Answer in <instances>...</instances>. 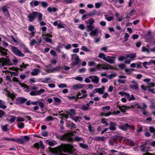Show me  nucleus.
<instances>
[{"label":"nucleus","mask_w":155,"mask_h":155,"mask_svg":"<svg viewBox=\"0 0 155 155\" xmlns=\"http://www.w3.org/2000/svg\"><path fill=\"white\" fill-rule=\"evenodd\" d=\"M87 32L91 31L89 34L91 37H94L97 35L98 33V30L97 28L94 29V27L92 25H87L86 26Z\"/></svg>","instance_id":"nucleus-1"},{"label":"nucleus","mask_w":155,"mask_h":155,"mask_svg":"<svg viewBox=\"0 0 155 155\" xmlns=\"http://www.w3.org/2000/svg\"><path fill=\"white\" fill-rule=\"evenodd\" d=\"M11 64L8 56H6L5 58L3 57L0 58V68H2L5 66L11 65Z\"/></svg>","instance_id":"nucleus-2"},{"label":"nucleus","mask_w":155,"mask_h":155,"mask_svg":"<svg viewBox=\"0 0 155 155\" xmlns=\"http://www.w3.org/2000/svg\"><path fill=\"white\" fill-rule=\"evenodd\" d=\"M120 138L118 136H115L113 137L110 138L109 140V144L111 146H114L116 144L118 143L121 141Z\"/></svg>","instance_id":"nucleus-3"},{"label":"nucleus","mask_w":155,"mask_h":155,"mask_svg":"<svg viewBox=\"0 0 155 155\" xmlns=\"http://www.w3.org/2000/svg\"><path fill=\"white\" fill-rule=\"evenodd\" d=\"M119 128L121 130L126 131L127 129L134 130V126L130 125L127 123H123L119 127Z\"/></svg>","instance_id":"nucleus-4"},{"label":"nucleus","mask_w":155,"mask_h":155,"mask_svg":"<svg viewBox=\"0 0 155 155\" xmlns=\"http://www.w3.org/2000/svg\"><path fill=\"white\" fill-rule=\"evenodd\" d=\"M54 136L56 138L59 140H66L70 141L71 140L70 136L68 134H65L62 136H60L57 134H54Z\"/></svg>","instance_id":"nucleus-5"},{"label":"nucleus","mask_w":155,"mask_h":155,"mask_svg":"<svg viewBox=\"0 0 155 155\" xmlns=\"http://www.w3.org/2000/svg\"><path fill=\"white\" fill-rule=\"evenodd\" d=\"M8 7H7V5L3 6L2 8V13L4 15L6 18L9 19L11 18L10 17V14L8 11Z\"/></svg>","instance_id":"nucleus-6"},{"label":"nucleus","mask_w":155,"mask_h":155,"mask_svg":"<svg viewBox=\"0 0 155 155\" xmlns=\"http://www.w3.org/2000/svg\"><path fill=\"white\" fill-rule=\"evenodd\" d=\"M12 52L16 55L20 57L24 56L25 54L16 47L12 46Z\"/></svg>","instance_id":"nucleus-7"},{"label":"nucleus","mask_w":155,"mask_h":155,"mask_svg":"<svg viewBox=\"0 0 155 155\" xmlns=\"http://www.w3.org/2000/svg\"><path fill=\"white\" fill-rule=\"evenodd\" d=\"M71 60L73 61L74 60V61L72 62V64L73 66L77 65L80 62V59L78 55L76 54H74L71 55Z\"/></svg>","instance_id":"nucleus-8"},{"label":"nucleus","mask_w":155,"mask_h":155,"mask_svg":"<svg viewBox=\"0 0 155 155\" xmlns=\"http://www.w3.org/2000/svg\"><path fill=\"white\" fill-rule=\"evenodd\" d=\"M63 148L64 152L68 153H70V151L72 150L73 149V146L70 144H65L64 145Z\"/></svg>","instance_id":"nucleus-9"},{"label":"nucleus","mask_w":155,"mask_h":155,"mask_svg":"<svg viewBox=\"0 0 155 155\" xmlns=\"http://www.w3.org/2000/svg\"><path fill=\"white\" fill-rule=\"evenodd\" d=\"M38 15V13L36 12H33L32 13L29 14L28 16L29 20L30 21H32Z\"/></svg>","instance_id":"nucleus-10"},{"label":"nucleus","mask_w":155,"mask_h":155,"mask_svg":"<svg viewBox=\"0 0 155 155\" xmlns=\"http://www.w3.org/2000/svg\"><path fill=\"white\" fill-rule=\"evenodd\" d=\"M45 90L41 89L38 91H31L30 94L31 96L38 95L45 92Z\"/></svg>","instance_id":"nucleus-11"},{"label":"nucleus","mask_w":155,"mask_h":155,"mask_svg":"<svg viewBox=\"0 0 155 155\" xmlns=\"http://www.w3.org/2000/svg\"><path fill=\"white\" fill-rule=\"evenodd\" d=\"M89 78L91 79V81L96 84L98 83L99 81V78L96 76L91 75L89 76Z\"/></svg>","instance_id":"nucleus-12"},{"label":"nucleus","mask_w":155,"mask_h":155,"mask_svg":"<svg viewBox=\"0 0 155 155\" xmlns=\"http://www.w3.org/2000/svg\"><path fill=\"white\" fill-rule=\"evenodd\" d=\"M116 123V122H113L111 121L109 124V128L111 131H114L116 129V127L117 126Z\"/></svg>","instance_id":"nucleus-13"},{"label":"nucleus","mask_w":155,"mask_h":155,"mask_svg":"<svg viewBox=\"0 0 155 155\" xmlns=\"http://www.w3.org/2000/svg\"><path fill=\"white\" fill-rule=\"evenodd\" d=\"M114 58H115L114 57L107 56L104 61L110 64H113L114 62Z\"/></svg>","instance_id":"nucleus-14"},{"label":"nucleus","mask_w":155,"mask_h":155,"mask_svg":"<svg viewBox=\"0 0 155 155\" xmlns=\"http://www.w3.org/2000/svg\"><path fill=\"white\" fill-rule=\"evenodd\" d=\"M100 14V11H97L96 10H94L88 13V15L91 17L99 15Z\"/></svg>","instance_id":"nucleus-15"},{"label":"nucleus","mask_w":155,"mask_h":155,"mask_svg":"<svg viewBox=\"0 0 155 155\" xmlns=\"http://www.w3.org/2000/svg\"><path fill=\"white\" fill-rule=\"evenodd\" d=\"M104 86H102L101 88L95 89L94 92V93H98L99 94H102L104 93Z\"/></svg>","instance_id":"nucleus-16"},{"label":"nucleus","mask_w":155,"mask_h":155,"mask_svg":"<svg viewBox=\"0 0 155 155\" xmlns=\"http://www.w3.org/2000/svg\"><path fill=\"white\" fill-rule=\"evenodd\" d=\"M40 80L41 82L44 83H51L52 82L51 78L50 77L45 78L43 79H41Z\"/></svg>","instance_id":"nucleus-17"},{"label":"nucleus","mask_w":155,"mask_h":155,"mask_svg":"<svg viewBox=\"0 0 155 155\" xmlns=\"http://www.w3.org/2000/svg\"><path fill=\"white\" fill-rule=\"evenodd\" d=\"M7 51L8 50H5V48L2 47H0V53L2 56H7V53H6V51Z\"/></svg>","instance_id":"nucleus-18"},{"label":"nucleus","mask_w":155,"mask_h":155,"mask_svg":"<svg viewBox=\"0 0 155 155\" xmlns=\"http://www.w3.org/2000/svg\"><path fill=\"white\" fill-rule=\"evenodd\" d=\"M40 72V70L38 68H34L31 72V74L32 76H37Z\"/></svg>","instance_id":"nucleus-19"},{"label":"nucleus","mask_w":155,"mask_h":155,"mask_svg":"<svg viewBox=\"0 0 155 155\" xmlns=\"http://www.w3.org/2000/svg\"><path fill=\"white\" fill-rule=\"evenodd\" d=\"M66 113L69 115L70 118H71L73 116L72 115L75 114V112L74 109H71L69 110L68 111H66Z\"/></svg>","instance_id":"nucleus-20"},{"label":"nucleus","mask_w":155,"mask_h":155,"mask_svg":"<svg viewBox=\"0 0 155 155\" xmlns=\"http://www.w3.org/2000/svg\"><path fill=\"white\" fill-rule=\"evenodd\" d=\"M83 86V84H76L73 86L72 87V88L73 89L75 90L78 89L82 88Z\"/></svg>","instance_id":"nucleus-21"},{"label":"nucleus","mask_w":155,"mask_h":155,"mask_svg":"<svg viewBox=\"0 0 155 155\" xmlns=\"http://www.w3.org/2000/svg\"><path fill=\"white\" fill-rule=\"evenodd\" d=\"M105 137H100L98 136H96L92 138V139L96 141H103L105 140Z\"/></svg>","instance_id":"nucleus-22"},{"label":"nucleus","mask_w":155,"mask_h":155,"mask_svg":"<svg viewBox=\"0 0 155 155\" xmlns=\"http://www.w3.org/2000/svg\"><path fill=\"white\" fill-rule=\"evenodd\" d=\"M21 139L23 143L28 141L30 140V137L28 136H25L23 138Z\"/></svg>","instance_id":"nucleus-23"},{"label":"nucleus","mask_w":155,"mask_h":155,"mask_svg":"<svg viewBox=\"0 0 155 155\" xmlns=\"http://www.w3.org/2000/svg\"><path fill=\"white\" fill-rule=\"evenodd\" d=\"M53 99L54 101V104L58 105L61 102V99L57 97H54Z\"/></svg>","instance_id":"nucleus-24"},{"label":"nucleus","mask_w":155,"mask_h":155,"mask_svg":"<svg viewBox=\"0 0 155 155\" xmlns=\"http://www.w3.org/2000/svg\"><path fill=\"white\" fill-rule=\"evenodd\" d=\"M39 2L37 1L32 0L30 3V4L31 7L38 6L39 4Z\"/></svg>","instance_id":"nucleus-25"},{"label":"nucleus","mask_w":155,"mask_h":155,"mask_svg":"<svg viewBox=\"0 0 155 155\" xmlns=\"http://www.w3.org/2000/svg\"><path fill=\"white\" fill-rule=\"evenodd\" d=\"M97 67H98L99 68H100V67L101 66V68L103 69L107 70H108L109 69V68L107 65L105 64H99L97 65Z\"/></svg>","instance_id":"nucleus-26"},{"label":"nucleus","mask_w":155,"mask_h":155,"mask_svg":"<svg viewBox=\"0 0 155 155\" xmlns=\"http://www.w3.org/2000/svg\"><path fill=\"white\" fill-rule=\"evenodd\" d=\"M62 68L60 66L53 68L51 70V72H54L56 71H58L61 70Z\"/></svg>","instance_id":"nucleus-27"},{"label":"nucleus","mask_w":155,"mask_h":155,"mask_svg":"<svg viewBox=\"0 0 155 155\" xmlns=\"http://www.w3.org/2000/svg\"><path fill=\"white\" fill-rule=\"evenodd\" d=\"M5 102L2 100H0V108L2 109H5L6 106L4 105Z\"/></svg>","instance_id":"nucleus-28"},{"label":"nucleus","mask_w":155,"mask_h":155,"mask_svg":"<svg viewBox=\"0 0 155 155\" xmlns=\"http://www.w3.org/2000/svg\"><path fill=\"white\" fill-rule=\"evenodd\" d=\"M97 38H94V42L96 43H98L100 40H101V35L100 36H98V34H97V35L96 36Z\"/></svg>","instance_id":"nucleus-29"},{"label":"nucleus","mask_w":155,"mask_h":155,"mask_svg":"<svg viewBox=\"0 0 155 155\" xmlns=\"http://www.w3.org/2000/svg\"><path fill=\"white\" fill-rule=\"evenodd\" d=\"M18 100L20 101L21 103H24L26 102L27 100L24 97H19L18 99Z\"/></svg>","instance_id":"nucleus-30"},{"label":"nucleus","mask_w":155,"mask_h":155,"mask_svg":"<svg viewBox=\"0 0 155 155\" xmlns=\"http://www.w3.org/2000/svg\"><path fill=\"white\" fill-rule=\"evenodd\" d=\"M79 145L80 147L84 149H87L88 148V146L86 144L80 143Z\"/></svg>","instance_id":"nucleus-31"},{"label":"nucleus","mask_w":155,"mask_h":155,"mask_svg":"<svg viewBox=\"0 0 155 155\" xmlns=\"http://www.w3.org/2000/svg\"><path fill=\"white\" fill-rule=\"evenodd\" d=\"M129 58V56H127V55L125 56H120L118 58V60L119 61H122L123 60L126 59L127 58Z\"/></svg>","instance_id":"nucleus-32"},{"label":"nucleus","mask_w":155,"mask_h":155,"mask_svg":"<svg viewBox=\"0 0 155 155\" xmlns=\"http://www.w3.org/2000/svg\"><path fill=\"white\" fill-rule=\"evenodd\" d=\"M117 107H118L119 109L122 112H125L126 111V110L125 109L122 108H124L125 107H127V106L124 105H122L121 106H120L119 105H117Z\"/></svg>","instance_id":"nucleus-33"},{"label":"nucleus","mask_w":155,"mask_h":155,"mask_svg":"<svg viewBox=\"0 0 155 155\" xmlns=\"http://www.w3.org/2000/svg\"><path fill=\"white\" fill-rule=\"evenodd\" d=\"M44 40L47 42H49L51 43L52 42V40L51 39L47 37H45L44 38Z\"/></svg>","instance_id":"nucleus-34"},{"label":"nucleus","mask_w":155,"mask_h":155,"mask_svg":"<svg viewBox=\"0 0 155 155\" xmlns=\"http://www.w3.org/2000/svg\"><path fill=\"white\" fill-rule=\"evenodd\" d=\"M116 76V74L115 73H114L111 74H109L108 75H107L106 77L109 78L110 79H111L113 77H115Z\"/></svg>","instance_id":"nucleus-35"},{"label":"nucleus","mask_w":155,"mask_h":155,"mask_svg":"<svg viewBox=\"0 0 155 155\" xmlns=\"http://www.w3.org/2000/svg\"><path fill=\"white\" fill-rule=\"evenodd\" d=\"M98 57L101 58H102L104 60L106 59V55L104 53H100L99 54Z\"/></svg>","instance_id":"nucleus-36"},{"label":"nucleus","mask_w":155,"mask_h":155,"mask_svg":"<svg viewBox=\"0 0 155 155\" xmlns=\"http://www.w3.org/2000/svg\"><path fill=\"white\" fill-rule=\"evenodd\" d=\"M108 14H105L104 15L105 19L108 21H110L113 19L114 18L112 17H108Z\"/></svg>","instance_id":"nucleus-37"},{"label":"nucleus","mask_w":155,"mask_h":155,"mask_svg":"<svg viewBox=\"0 0 155 155\" xmlns=\"http://www.w3.org/2000/svg\"><path fill=\"white\" fill-rule=\"evenodd\" d=\"M147 143V142L145 144H143L141 145L140 146V150L142 151L143 152H145L147 151V150L146 149V148L144 147V145L145 144H146Z\"/></svg>","instance_id":"nucleus-38"},{"label":"nucleus","mask_w":155,"mask_h":155,"mask_svg":"<svg viewBox=\"0 0 155 155\" xmlns=\"http://www.w3.org/2000/svg\"><path fill=\"white\" fill-rule=\"evenodd\" d=\"M102 109L103 112H105L106 110H109L110 109V107L109 106H107L102 107Z\"/></svg>","instance_id":"nucleus-39"},{"label":"nucleus","mask_w":155,"mask_h":155,"mask_svg":"<svg viewBox=\"0 0 155 155\" xmlns=\"http://www.w3.org/2000/svg\"><path fill=\"white\" fill-rule=\"evenodd\" d=\"M38 17V21H41V20H42V15L40 13H38V15H37V16Z\"/></svg>","instance_id":"nucleus-40"},{"label":"nucleus","mask_w":155,"mask_h":155,"mask_svg":"<svg viewBox=\"0 0 155 155\" xmlns=\"http://www.w3.org/2000/svg\"><path fill=\"white\" fill-rule=\"evenodd\" d=\"M38 104L39 105L40 107V108H41V110L43 111V110L44 107V104L42 102L39 101Z\"/></svg>","instance_id":"nucleus-41"},{"label":"nucleus","mask_w":155,"mask_h":155,"mask_svg":"<svg viewBox=\"0 0 155 155\" xmlns=\"http://www.w3.org/2000/svg\"><path fill=\"white\" fill-rule=\"evenodd\" d=\"M150 131L152 133L155 135V128L153 127H149Z\"/></svg>","instance_id":"nucleus-42"},{"label":"nucleus","mask_w":155,"mask_h":155,"mask_svg":"<svg viewBox=\"0 0 155 155\" xmlns=\"http://www.w3.org/2000/svg\"><path fill=\"white\" fill-rule=\"evenodd\" d=\"M24 91L26 92H28L29 91H30V87H29L26 84H24Z\"/></svg>","instance_id":"nucleus-43"},{"label":"nucleus","mask_w":155,"mask_h":155,"mask_svg":"<svg viewBox=\"0 0 155 155\" xmlns=\"http://www.w3.org/2000/svg\"><path fill=\"white\" fill-rule=\"evenodd\" d=\"M80 117L79 116H75L74 117L73 116L71 118L73 120L75 121V122L78 121V120L80 119Z\"/></svg>","instance_id":"nucleus-44"},{"label":"nucleus","mask_w":155,"mask_h":155,"mask_svg":"<svg viewBox=\"0 0 155 155\" xmlns=\"http://www.w3.org/2000/svg\"><path fill=\"white\" fill-rule=\"evenodd\" d=\"M40 2L42 6L44 8L47 7L48 5V4L45 2Z\"/></svg>","instance_id":"nucleus-45"},{"label":"nucleus","mask_w":155,"mask_h":155,"mask_svg":"<svg viewBox=\"0 0 155 155\" xmlns=\"http://www.w3.org/2000/svg\"><path fill=\"white\" fill-rule=\"evenodd\" d=\"M127 143L128 144L130 145L134 146L135 143L132 140L130 139L127 140Z\"/></svg>","instance_id":"nucleus-46"},{"label":"nucleus","mask_w":155,"mask_h":155,"mask_svg":"<svg viewBox=\"0 0 155 155\" xmlns=\"http://www.w3.org/2000/svg\"><path fill=\"white\" fill-rule=\"evenodd\" d=\"M130 87L133 89L137 90L138 89V84H136L135 85H132L130 86Z\"/></svg>","instance_id":"nucleus-47"},{"label":"nucleus","mask_w":155,"mask_h":155,"mask_svg":"<svg viewBox=\"0 0 155 155\" xmlns=\"http://www.w3.org/2000/svg\"><path fill=\"white\" fill-rule=\"evenodd\" d=\"M88 65L90 66H95L96 65L95 62L94 61H89L88 63Z\"/></svg>","instance_id":"nucleus-48"},{"label":"nucleus","mask_w":155,"mask_h":155,"mask_svg":"<svg viewBox=\"0 0 155 155\" xmlns=\"http://www.w3.org/2000/svg\"><path fill=\"white\" fill-rule=\"evenodd\" d=\"M127 56H129V58L130 57L131 59H133L136 56V54H130V55L127 54Z\"/></svg>","instance_id":"nucleus-49"},{"label":"nucleus","mask_w":155,"mask_h":155,"mask_svg":"<svg viewBox=\"0 0 155 155\" xmlns=\"http://www.w3.org/2000/svg\"><path fill=\"white\" fill-rule=\"evenodd\" d=\"M74 79L75 80H78L80 82L82 81L83 80V78L81 76L76 77Z\"/></svg>","instance_id":"nucleus-50"},{"label":"nucleus","mask_w":155,"mask_h":155,"mask_svg":"<svg viewBox=\"0 0 155 155\" xmlns=\"http://www.w3.org/2000/svg\"><path fill=\"white\" fill-rule=\"evenodd\" d=\"M16 118V117L12 116L11 118L9 120V121L12 123L15 121Z\"/></svg>","instance_id":"nucleus-51"},{"label":"nucleus","mask_w":155,"mask_h":155,"mask_svg":"<svg viewBox=\"0 0 155 155\" xmlns=\"http://www.w3.org/2000/svg\"><path fill=\"white\" fill-rule=\"evenodd\" d=\"M97 68H91L89 69V71L90 72H94L96 71L97 69H98L99 68L98 67H97Z\"/></svg>","instance_id":"nucleus-52"},{"label":"nucleus","mask_w":155,"mask_h":155,"mask_svg":"<svg viewBox=\"0 0 155 155\" xmlns=\"http://www.w3.org/2000/svg\"><path fill=\"white\" fill-rule=\"evenodd\" d=\"M142 51L144 52H146L147 53H149L150 52L149 50L145 48V47H143L142 48Z\"/></svg>","instance_id":"nucleus-53"},{"label":"nucleus","mask_w":155,"mask_h":155,"mask_svg":"<svg viewBox=\"0 0 155 155\" xmlns=\"http://www.w3.org/2000/svg\"><path fill=\"white\" fill-rule=\"evenodd\" d=\"M8 124H6L2 128L3 130L7 131L8 130Z\"/></svg>","instance_id":"nucleus-54"},{"label":"nucleus","mask_w":155,"mask_h":155,"mask_svg":"<svg viewBox=\"0 0 155 155\" xmlns=\"http://www.w3.org/2000/svg\"><path fill=\"white\" fill-rule=\"evenodd\" d=\"M81 49L82 50H83L84 51H90L86 47L83 46L81 47Z\"/></svg>","instance_id":"nucleus-55"},{"label":"nucleus","mask_w":155,"mask_h":155,"mask_svg":"<svg viewBox=\"0 0 155 155\" xmlns=\"http://www.w3.org/2000/svg\"><path fill=\"white\" fill-rule=\"evenodd\" d=\"M58 87L59 88H63L67 87V85L65 84H61L58 85Z\"/></svg>","instance_id":"nucleus-56"},{"label":"nucleus","mask_w":155,"mask_h":155,"mask_svg":"<svg viewBox=\"0 0 155 155\" xmlns=\"http://www.w3.org/2000/svg\"><path fill=\"white\" fill-rule=\"evenodd\" d=\"M25 127V124L23 123H20L18 125V128L20 129L23 128Z\"/></svg>","instance_id":"nucleus-57"},{"label":"nucleus","mask_w":155,"mask_h":155,"mask_svg":"<svg viewBox=\"0 0 155 155\" xmlns=\"http://www.w3.org/2000/svg\"><path fill=\"white\" fill-rule=\"evenodd\" d=\"M16 121L18 122H23L25 121V119L21 117H17Z\"/></svg>","instance_id":"nucleus-58"},{"label":"nucleus","mask_w":155,"mask_h":155,"mask_svg":"<svg viewBox=\"0 0 155 155\" xmlns=\"http://www.w3.org/2000/svg\"><path fill=\"white\" fill-rule=\"evenodd\" d=\"M53 118L51 116H47L46 117V120L47 121H51L53 120Z\"/></svg>","instance_id":"nucleus-59"},{"label":"nucleus","mask_w":155,"mask_h":155,"mask_svg":"<svg viewBox=\"0 0 155 155\" xmlns=\"http://www.w3.org/2000/svg\"><path fill=\"white\" fill-rule=\"evenodd\" d=\"M82 139L83 138H82L78 136L75 137L74 139V140L77 141H81Z\"/></svg>","instance_id":"nucleus-60"},{"label":"nucleus","mask_w":155,"mask_h":155,"mask_svg":"<svg viewBox=\"0 0 155 155\" xmlns=\"http://www.w3.org/2000/svg\"><path fill=\"white\" fill-rule=\"evenodd\" d=\"M129 36L128 33H125L124 35V41H126L128 40V38L129 37Z\"/></svg>","instance_id":"nucleus-61"},{"label":"nucleus","mask_w":155,"mask_h":155,"mask_svg":"<svg viewBox=\"0 0 155 155\" xmlns=\"http://www.w3.org/2000/svg\"><path fill=\"white\" fill-rule=\"evenodd\" d=\"M34 27L32 25H30L28 27V30L31 32L34 31Z\"/></svg>","instance_id":"nucleus-62"},{"label":"nucleus","mask_w":155,"mask_h":155,"mask_svg":"<svg viewBox=\"0 0 155 155\" xmlns=\"http://www.w3.org/2000/svg\"><path fill=\"white\" fill-rule=\"evenodd\" d=\"M37 42L35 39H33L30 42V45L31 46L34 45L35 44L37 43Z\"/></svg>","instance_id":"nucleus-63"},{"label":"nucleus","mask_w":155,"mask_h":155,"mask_svg":"<svg viewBox=\"0 0 155 155\" xmlns=\"http://www.w3.org/2000/svg\"><path fill=\"white\" fill-rule=\"evenodd\" d=\"M78 28L81 30H84L85 28V26L83 24L80 25L78 27Z\"/></svg>","instance_id":"nucleus-64"}]
</instances>
